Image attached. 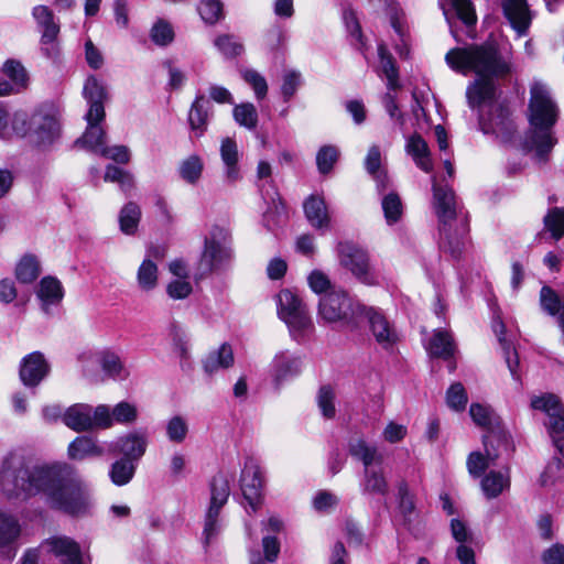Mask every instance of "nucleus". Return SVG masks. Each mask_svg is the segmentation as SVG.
Returning a JSON list of instances; mask_svg holds the SVG:
<instances>
[{
	"instance_id": "f257e3e1",
	"label": "nucleus",
	"mask_w": 564,
	"mask_h": 564,
	"mask_svg": "<svg viewBox=\"0 0 564 564\" xmlns=\"http://www.w3.org/2000/svg\"><path fill=\"white\" fill-rule=\"evenodd\" d=\"M447 65L463 75L475 74L467 86L468 106L478 111L479 124L485 132L499 133L508 128L510 111L497 101L499 82L513 72L510 53H503L492 42L454 47L445 55Z\"/></svg>"
},
{
	"instance_id": "f03ea898",
	"label": "nucleus",
	"mask_w": 564,
	"mask_h": 564,
	"mask_svg": "<svg viewBox=\"0 0 564 564\" xmlns=\"http://www.w3.org/2000/svg\"><path fill=\"white\" fill-rule=\"evenodd\" d=\"M0 488L9 498L44 494L51 508L73 517L88 514L94 505L87 484L66 463L26 467L21 459L7 457L0 470Z\"/></svg>"
},
{
	"instance_id": "7ed1b4c3",
	"label": "nucleus",
	"mask_w": 564,
	"mask_h": 564,
	"mask_svg": "<svg viewBox=\"0 0 564 564\" xmlns=\"http://www.w3.org/2000/svg\"><path fill=\"white\" fill-rule=\"evenodd\" d=\"M433 206L440 221L441 247L454 258L460 256L468 232L466 216L458 209L454 192L433 177Z\"/></svg>"
},
{
	"instance_id": "20e7f679",
	"label": "nucleus",
	"mask_w": 564,
	"mask_h": 564,
	"mask_svg": "<svg viewBox=\"0 0 564 564\" xmlns=\"http://www.w3.org/2000/svg\"><path fill=\"white\" fill-rule=\"evenodd\" d=\"M529 119L534 128L530 137L531 148L540 160H544L556 143L549 130L557 120V107L542 83H534L531 87Z\"/></svg>"
},
{
	"instance_id": "39448f33",
	"label": "nucleus",
	"mask_w": 564,
	"mask_h": 564,
	"mask_svg": "<svg viewBox=\"0 0 564 564\" xmlns=\"http://www.w3.org/2000/svg\"><path fill=\"white\" fill-rule=\"evenodd\" d=\"M349 454L364 465L361 490L364 494L386 496L389 484L382 467L383 455L376 445L362 437H355L348 444Z\"/></svg>"
},
{
	"instance_id": "423d86ee",
	"label": "nucleus",
	"mask_w": 564,
	"mask_h": 564,
	"mask_svg": "<svg viewBox=\"0 0 564 564\" xmlns=\"http://www.w3.org/2000/svg\"><path fill=\"white\" fill-rule=\"evenodd\" d=\"M365 307L355 302L346 292L332 290L319 301L318 314L327 323H343L349 327L358 325Z\"/></svg>"
},
{
	"instance_id": "0eeeda50",
	"label": "nucleus",
	"mask_w": 564,
	"mask_h": 564,
	"mask_svg": "<svg viewBox=\"0 0 564 564\" xmlns=\"http://www.w3.org/2000/svg\"><path fill=\"white\" fill-rule=\"evenodd\" d=\"M232 260V250L227 229L214 226L205 238L199 260L202 274H208L226 268Z\"/></svg>"
},
{
	"instance_id": "6e6552de",
	"label": "nucleus",
	"mask_w": 564,
	"mask_h": 564,
	"mask_svg": "<svg viewBox=\"0 0 564 564\" xmlns=\"http://www.w3.org/2000/svg\"><path fill=\"white\" fill-rule=\"evenodd\" d=\"M63 422L67 427L79 433L107 430L110 421L106 404L93 408L86 403H76L65 410Z\"/></svg>"
},
{
	"instance_id": "1a4fd4ad",
	"label": "nucleus",
	"mask_w": 564,
	"mask_h": 564,
	"mask_svg": "<svg viewBox=\"0 0 564 564\" xmlns=\"http://www.w3.org/2000/svg\"><path fill=\"white\" fill-rule=\"evenodd\" d=\"M32 18L34 19L40 36L41 53L51 61H56L61 54V46L58 35L61 25L55 18L51 8L44 4H39L32 9Z\"/></svg>"
},
{
	"instance_id": "9d476101",
	"label": "nucleus",
	"mask_w": 564,
	"mask_h": 564,
	"mask_svg": "<svg viewBox=\"0 0 564 564\" xmlns=\"http://www.w3.org/2000/svg\"><path fill=\"white\" fill-rule=\"evenodd\" d=\"M339 263L359 282L366 285H378L379 276L370 265L368 253L352 243H339Z\"/></svg>"
},
{
	"instance_id": "9b49d317",
	"label": "nucleus",
	"mask_w": 564,
	"mask_h": 564,
	"mask_svg": "<svg viewBox=\"0 0 564 564\" xmlns=\"http://www.w3.org/2000/svg\"><path fill=\"white\" fill-rule=\"evenodd\" d=\"M531 408L546 413L549 416L546 423L549 433L553 438L554 445L564 456V440L557 437L558 434L564 432V408L560 399L552 393L533 395L531 398Z\"/></svg>"
},
{
	"instance_id": "f8f14e48",
	"label": "nucleus",
	"mask_w": 564,
	"mask_h": 564,
	"mask_svg": "<svg viewBox=\"0 0 564 564\" xmlns=\"http://www.w3.org/2000/svg\"><path fill=\"white\" fill-rule=\"evenodd\" d=\"M28 135L37 144H48L58 135V122L55 115L46 107L28 113Z\"/></svg>"
},
{
	"instance_id": "ddd939ff",
	"label": "nucleus",
	"mask_w": 564,
	"mask_h": 564,
	"mask_svg": "<svg viewBox=\"0 0 564 564\" xmlns=\"http://www.w3.org/2000/svg\"><path fill=\"white\" fill-rule=\"evenodd\" d=\"M44 552L53 554L59 564H86L79 544L69 536L54 535L41 543Z\"/></svg>"
},
{
	"instance_id": "4468645a",
	"label": "nucleus",
	"mask_w": 564,
	"mask_h": 564,
	"mask_svg": "<svg viewBox=\"0 0 564 564\" xmlns=\"http://www.w3.org/2000/svg\"><path fill=\"white\" fill-rule=\"evenodd\" d=\"M51 366L40 351H33L22 358L19 377L26 388H36L50 373Z\"/></svg>"
},
{
	"instance_id": "2eb2a0df",
	"label": "nucleus",
	"mask_w": 564,
	"mask_h": 564,
	"mask_svg": "<svg viewBox=\"0 0 564 564\" xmlns=\"http://www.w3.org/2000/svg\"><path fill=\"white\" fill-rule=\"evenodd\" d=\"M28 112L18 109L10 111L9 107L0 102V139L9 141L14 138L28 137Z\"/></svg>"
},
{
	"instance_id": "dca6fc26",
	"label": "nucleus",
	"mask_w": 564,
	"mask_h": 564,
	"mask_svg": "<svg viewBox=\"0 0 564 564\" xmlns=\"http://www.w3.org/2000/svg\"><path fill=\"white\" fill-rule=\"evenodd\" d=\"M149 435L145 430L138 429L124 433L113 443L112 451L121 454L123 458L139 462L147 452Z\"/></svg>"
},
{
	"instance_id": "f3484780",
	"label": "nucleus",
	"mask_w": 564,
	"mask_h": 564,
	"mask_svg": "<svg viewBox=\"0 0 564 564\" xmlns=\"http://www.w3.org/2000/svg\"><path fill=\"white\" fill-rule=\"evenodd\" d=\"M262 487L263 476L259 465L252 459L247 460L241 473V490L253 510L260 500Z\"/></svg>"
},
{
	"instance_id": "a211bd4d",
	"label": "nucleus",
	"mask_w": 564,
	"mask_h": 564,
	"mask_svg": "<svg viewBox=\"0 0 564 564\" xmlns=\"http://www.w3.org/2000/svg\"><path fill=\"white\" fill-rule=\"evenodd\" d=\"M83 96L89 104V109L85 116L86 119H104V102L107 99V91L104 83L96 76H88L84 87Z\"/></svg>"
},
{
	"instance_id": "6ab92c4d",
	"label": "nucleus",
	"mask_w": 564,
	"mask_h": 564,
	"mask_svg": "<svg viewBox=\"0 0 564 564\" xmlns=\"http://www.w3.org/2000/svg\"><path fill=\"white\" fill-rule=\"evenodd\" d=\"M212 117V105L204 95H197L189 108L187 121L195 138H200L207 131Z\"/></svg>"
},
{
	"instance_id": "aec40b11",
	"label": "nucleus",
	"mask_w": 564,
	"mask_h": 564,
	"mask_svg": "<svg viewBox=\"0 0 564 564\" xmlns=\"http://www.w3.org/2000/svg\"><path fill=\"white\" fill-rule=\"evenodd\" d=\"M364 314L368 317L371 333L379 345L388 348L398 340L395 329L381 313L365 307Z\"/></svg>"
},
{
	"instance_id": "412c9836",
	"label": "nucleus",
	"mask_w": 564,
	"mask_h": 564,
	"mask_svg": "<svg viewBox=\"0 0 564 564\" xmlns=\"http://www.w3.org/2000/svg\"><path fill=\"white\" fill-rule=\"evenodd\" d=\"M505 17L519 35L527 33L531 24V14L527 0H500Z\"/></svg>"
},
{
	"instance_id": "4be33fe9",
	"label": "nucleus",
	"mask_w": 564,
	"mask_h": 564,
	"mask_svg": "<svg viewBox=\"0 0 564 564\" xmlns=\"http://www.w3.org/2000/svg\"><path fill=\"white\" fill-rule=\"evenodd\" d=\"M305 218L317 230H326L330 225V215L324 197L311 195L303 203Z\"/></svg>"
},
{
	"instance_id": "5701e85b",
	"label": "nucleus",
	"mask_w": 564,
	"mask_h": 564,
	"mask_svg": "<svg viewBox=\"0 0 564 564\" xmlns=\"http://www.w3.org/2000/svg\"><path fill=\"white\" fill-rule=\"evenodd\" d=\"M41 302V308L45 314H51L52 307L59 305L64 297V289L59 280L54 276H44L36 290Z\"/></svg>"
},
{
	"instance_id": "b1692460",
	"label": "nucleus",
	"mask_w": 564,
	"mask_h": 564,
	"mask_svg": "<svg viewBox=\"0 0 564 564\" xmlns=\"http://www.w3.org/2000/svg\"><path fill=\"white\" fill-rule=\"evenodd\" d=\"M442 9L449 25H452V20L455 18L459 19L466 26L476 23L477 17L470 0H444ZM451 31L456 36L453 26H451Z\"/></svg>"
},
{
	"instance_id": "393cba45",
	"label": "nucleus",
	"mask_w": 564,
	"mask_h": 564,
	"mask_svg": "<svg viewBox=\"0 0 564 564\" xmlns=\"http://www.w3.org/2000/svg\"><path fill=\"white\" fill-rule=\"evenodd\" d=\"M283 322L286 324L291 337L299 343L306 340L315 329L307 307L297 311Z\"/></svg>"
},
{
	"instance_id": "a878e982",
	"label": "nucleus",
	"mask_w": 564,
	"mask_h": 564,
	"mask_svg": "<svg viewBox=\"0 0 564 564\" xmlns=\"http://www.w3.org/2000/svg\"><path fill=\"white\" fill-rule=\"evenodd\" d=\"M234 362L232 348L228 344H223L203 359V368L208 376H213L220 370L230 368Z\"/></svg>"
},
{
	"instance_id": "bb28decb",
	"label": "nucleus",
	"mask_w": 564,
	"mask_h": 564,
	"mask_svg": "<svg viewBox=\"0 0 564 564\" xmlns=\"http://www.w3.org/2000/svg\"><path fill=\"white\" fill-rule=\"evenodd\" d=\"M405 152L412 158L415 165L425 173H431L433 163L427 143L420 134L411 135L405 143Z\"/></svg>"
},
{
	"instance_id": "cd10ccee",
	"label": "nucleus",
	"mask_w": 564,
	"mask_h": 564,
	"mask_svg": "<svg viewBox=\"0 0 564 564\" xmlns=\"http://www.w3.org/2000/svg\"><path fill=\"white\" fill-rule=\"evenodd\" d=\"M220 156L221 161L225 164V176L226 180L230 183H234L239 180L240 173L238 167L239 162V150L237 142L230 138L226 137L220 142Z\"/></svg>"
},
{
	"instance_id": "c85d7f7f",
	"label": "nucleus",
	"mask_w": 564,
	"mask_h": 564,
	"mask_svg": "<svg viewBox=\"0 0 564 564\" xmlns=\"http://www.w3.org/2000/svg\"><path fill=\"white\" fill-rule=\"evenodd\" d=\"M272 367L274 382L280 384L288 378L294 377L301 372L302 361L299 357L290 356L288 352L283 351L275 355Z\"/></svg>"
},
{
	"instance_id": "c756f323",
	"label": "nucleus",
	"mask_w": 564,
	"mask_h": 564,
	"mask_svg": "<svg viewBox=\"0 0 564 564\" xmlns=\"http://www.w3.org/2000/svg\"><path fill=\"white\" fill-rule=\"evenodd\" d=\"M67 454L70 459L83 460L88 457H100L105 454V449L94 437L77 436L69 443Z\"/></svg>"
},
{
	"instance_id": "7c9ffc66",
	"label": "nucleus",
	"mask_w": 564,
	"mask_h": 564,
	"mask_svg": "<svg viewBox=\"0 0 564 564\" xmlns=\"http://www.w3.org/2000/svg\"><path fill=\"white\" fill-rule=\"evenodd\" d=\"M481 490L486 498L494 499L510 488V470H491L484 476L480 482Z\"/></svg>"
},
{
	"instance_id": "2f4dec72",
	"label": "nucleus",
	"mask_w": 564,
	"mask_h": 564,
	"mask_svg": "<svg viewBox=\"0 0 564 564\" xmlns=\"http://www.w3.org/2000/svg\"><path fill=\"white\" fill-rule=\"evenodd\" d=\"M96 360L109 378L126 379L129 375L120 356L111 349H102L96 352Z\"/></svg>"
},
{
	"instance_id": "473e14b6",
	"label": "nucleus",
	"mask_w": 564,
	"mask_h": 564,
	"mask_svg": "<svg viewBox=\"0 0 564 564\" xmlns=\"http://www.w3.org/2000/svg\"><path fill=\"white\" fill-rule=\"evenodd\" d=\"M382 155L379 145L373 144L369 148L365 158L366 171L373 177L377 183V188L381 192L389 185L387 172L381 166Z\"/></svg>"
},
{
	"instance_id": "72a5a7b5",
	"label": "nucleus",
	"mask_w": 564,
	"mask_h": 564,
	"mask_svg": "<svg viewBox=\"0 0 564 564\" xmlns=\"http://www.w3.org/2000/svg\"><path fill=\"white\" fill-rule=\"evenodd\" d=\"M451 531L453 538L459 543L456 556L460 564H476L474 550L465 544L469 540L466 525L458 519H452Z\"/></svg>"
},
{
	"instance_id": "f704fd0d",
	"label": "nucleus",
	"mask_w": 564,
	"mask_h": 564,
	"mask_svg": "<svg viewBox=\"0 0 564 564\" xmlns=\"http://www.w3.org/2000/svg\"><path fill=\"white\" fill-rule=\"evenodd\" d=\"M21 532L20 524L13 517L0 512V547H8L9 558L14 557L15 550L11 545L17 541Z\"/></svg>"
},
{
	"instance_id": "c9c22d12",
	"label": "nucleus",
	"mask_w": 564,
	"mask_h": 564,
	"mask_svg": "<svg viewBox=\"0 0 564 564\" xmlns=\"http://www.w3.org/2000/svg\"><path fill=\"white\" fill-rule=\"evenodd\" d=\"M87 120V129L83 137L76 141V144H80L82 147L93 151L95 153H99L100 148L105 145L106 133L104 129L99 126L104 119H86Z\"/></svg>"
},
{
	"instance_id": "e433bc0d",
	"label": "nucleus",
	"mask_w": 564,
	"mask_h": 564,
	"mask_svg": "<svg viewBox=\"0 0 564 564\" xmlns=\"http://www.w3.org/2000/svg\"><path fill=\"white\" fill-rule=\"evenodd\" d=\"M276 312L281 321L286 319L297 311L307 307L306 304L290 290H282L275 296Z\"/></svg>"
},
{
	"instance_id": "4c0bfd02",
	"label": "nucleus",
	"mask_w": 564,
	"mask_h": 564,
	"mask_svg": "<svg viewBox=\"0 0 564 564\" xmlns=\"http://www.w3.org/2000/svg\"><path fill=\"white\" fill-rule=\"evenodd\" d=\"M492 329H494L495 334L498 336V340L502 347L505 359H506V362L510 370L511 376L516 380H519V376L517 372V368L519 366L518 354L516 350L511 349L510 344L503 337L506 327H505V324L501 321L500 316L494 317Z\"/></svg>"
},
{
	"instance_id": "58836bf2",
	"label": "nucleus",
	"mask_w": 564,
	"mask_h": 564,
	"mask_svg": "<svg viewBox=\"0 0 564 564\" xmlns=\"http://www.w3.org/2000/svg\"><path fill=\"white\" fill-rule=\"evenodd\" d=\"M14 272L19 282L30 284L34 282L41 273L40 260L36 256L26 253L18 261Z\"/></svg>"
},
{
	"instance_id": "ea45409f",
	"label": "nucleus",
	"mask_w": 564,
	"mask_h": 564,
	"mask_svg": "<svg viewBox=\"0 0 564 564\" xmlns=\"http://www.w3.org/2000/svg\"><path fill=\"white\" fill-rule=\"evenodd\" d=\"M180 177L189 185H196L202 178L204 171V161L197 154H191L180 162Z\"/></svg>"
},
{
	"instance_id": "a19ab883",
	"label": "nucleus",
	"mask_w": 564,
	"mask_h": 564,
	"mask_svg": "<svg viewBox=\"0 0 564 564\" xmlns=\"http://www.w3.org/2000/svg\"><path fill=\"white\" fill-rule=\"evenodd\" d=\"M230 494L229 479L224 474H217L210 482V503L208 509L220 511Z\"/></svg>"
},
{
	"instance_id": "79ce46f5",
	"label": "nucleus",
	"mask_w": 564,
	"mask_h": 564,
	"mask_svg": "<svg viewBox=\"0 0 564 564\" xmlns=\"http://www.w3.org/2000/svg\"><path fill=\"white\" fill-rule=\"evenodd\" d=\"M3 74L10 79L13 86V94L25 90L29 86V75L24 66L15 59H8L3 64Z\"/></svg>"
},
{
	"instance_id": "37998d69",
	"label": "nucleus",
	"mask_w": 564,
	"mask_h": 564,
	"mask_svg": "<svg viewBox=\"0 0 564 564\" xmlns=\"http://www.w3.org/2000/svg\"><path fill=\"white\" fill-rule=\"evenodd\" d=\"M107 413L110 421L108 429L112 427L115 423L129 425L138 419L137 406L126 401L119 402L112 409L107 405Z\"/></svg>"
},
{
	"instance_id": "c03bdc74",
	"label": "nucleus",
	"mask_w": 564,
	"mask_h": 564,
	"mask_svg": "<svg viewBox=\"0 0 564 564\" xmlns=\"http://www.w3.org/2000/svg\"><path fill=\"white\" fill-rule=\"evenodd\" d=\"M379 55V72L387 78V86L389 90H394L399 87L398 69L395 67L392 55L388 52L387 47L382 44L378 46Z\"/></svg>"
},
{
	"instance_id": "a18cd8bd",
	"label": "nucleus",
	"mask_w": 564,
	"mask_h": 564,
	"mask_svg": "<svg viewBox=\"0 0 564 564\" xmlns=\"http://www.w3.org/2000/svg\"><path fill=\"white\" fill-rule=\"evenodd\" d=\"M454 349L455 346L452 336L445 330H436L427 346L431 356L444 359L451 358L454 354Z\"/></svg>"
},
{
	"instance_id": "49530a36",
	"label": "nucleus",
	"mask_w": 564,
	"mask_h": 564,
	"mask_svg": "<svg viewBox=\"0 0 564 564\" xmlns=\"http://www.w3.org/2000/svg\"><path fill=\"white\" fill-rule=\"evenodd\" d=\"M141 219V208L134 202L127 203L120 210V230L126 235H133Z\"/></svg>"
},
{
	"instance_id": "de8ad7c7",
	"label": "nucleus",
	"mask_w": 564,
	"mask_h": 564,
	"mask_svg": "<svg viewBox=\"0 0 564 564\" xmlns=\"http://www.w3.org/2000/svg\"><path fill=\"white\" fill-rule=\"evenodd\" d=\"M135 463L127 458L116 460L109 470V477L116 486L127 485L135 473Z\"/></svg>"
},
{
	"instance_id": "09e8293b",
	"label": "nucleus",
	"mask_w": 564,
	"mask_h": 564,
	"mask_svg": "<svg viewBox=\"0 0 564 564\" xmlns=\"http://www.w3.org/2000/svg\"><path fill=\"white\" fill-rule=\"evenodd\" d=\"M138 285L142 291L149 292L158 285V267L150 259H144L137 272Z\"/></svg>"
},
{
	"instance_id": "8fccbe9b",
	"label": "nucleus",
	"mask_w": 564,
	"mask_h": 564,
	"mask_svg": "<svg viewBox=\"0 0 564 564\" xmlns=\"http://www.w3.org/2000/svg\"><path fill=\"white\" fill-rule=\"evenodd\" d=\"M469 414L474 423L482 429L491 430L498 424V416L495 411L480 403H471Z\"/></svg>"
},
{
	"instance_id": "3c124183",
	"label": "nucleus",
	"mask_w": 564,
	"mask_h": 564,
	"mask_svg": "<svg viewBox=\"0 0 564 564\" xmlns=\"http://www.w3.org/2000/svg\"><path fill=\"white\" fill-rule=\"evenodd\" d=\"M235 121L248 130L256 129L258 124V112L251 102L236 105L232 110Z\"/></svg>"
},
{
	"instance_id": "603ef678",
	"label": "nucleus",
	"mask_w": 564,
	"mask_h": 564,
	"mask_svg": "<svg viewBox=\"0 0 564 564\" xmlns=\"http://www.w3.org/2000/svg\"><path fill=\"white\" fill-rule=\"evenodd\" d=\"M381 206L383 209L384 218L389 225H393L402 216L403 206L400 196L391 192L382 197Z\"/></svg>"
},
{
	"instance_id": "864d4df0",
	"label": "nucleus",
	"mask_w": 564,
	"mask_h": 564,
	"mask_svg": "<svg viewBox=\"0 0 564 564\" xmlns=\"http://www.w3.org/2000/svg\"><path fill=\"white\" fill-rule=\"evenodd\" d=\"M187 434L188 423L185 417L174 415L166 422V436L171 442L181 444L185 441Z\"/></svg>"
},
{
	"instance_id": "5fc2aeb1",
	"label": "nucleus",
	"mask_w": 564,
	"mask_h": 564,
	"mask_svg": "<svg viewBox=\"0 0 564 564\" xmlns=\"http://www.w3.org/2000/svg\"><path fill=\"white\" fill-rule=\"evenodd\" d=\"M198 12L206 23L215 24L224 17L223 3L220 0H202Z\"/></svg>"
},
{
	"instance_id": "6e6d98bb",
	"label": "nucleus",
	"mask_w": 564,
	"mask_h": 564,
	"mask_svg": "<svg viewBox=\"0 0 564 564\" xmlns=\"http://www.w3.org/2000/svg\"><path fill=\"white\" fill-rule=\"evenodd\" d=\"M214 44L226 57H236L243 52V45L232 35H219L215 39Z\"/></svg>"
},
{
	"instance_id": "4d7b16f0",
	"label": "nucleus",
	"mask_w": 564,
	"mask_h": 564,
	"mask_svg": "<svg viewBox=\"0 0 564 564\" xmlns=\"http://www.w3.org/2000/svg\"><path fill=\"white\" fill-rule=\"evenodd\" d=\"M302 85V74L295 69H288L282 76L281 93L285 101H289Z\"/></svg>"
},
{
	"instance_id": "13d9d810",
	"label": "nucleus",
	"mask_w": 564,
	"mask_h": 564,
	"mask_svg": "<svg viewBox=\"0 0 564 564\" xmlns=\"http://www.w3.org/2000/svg\"><path fill=\"white\" fill-rule=\"evenodd\" d=\"M467 393L460 382L453 383L446 392V403L454 411H463L467 404Z\"/></svg>"
},
{
	"instance_id": "bf43d9fd",
	"label": "nucleus",
	"mask_w": 564,
	"mask_h": 564,
	"mask_svg": "<svg viewBox=\"0 0 564 564\" xmlns=\"http://www.w3.org/2000/svg\"><path fill=\"white\" fill-rule=\"evenodd\" d=\"M338 150L333 145H324L316 155V164L318 171L323 174L328 173L338 159Z\"/></svg>"
},
{
	"instance_id": "052dcab7",
	"label": "nucleus",
	"mask_w": 564,
	"mask_h": 564,
	"mask_svg": "<svg viewBox=\"0 0 564 564\" xmlns=\"http://www.w3.org/2000/svg\"><path fill=\"white\" fill-rule=\"evenodd\" d=\"M150 35L156 45L165 46L173 41L174 31L169 22L159 20L152 26Z\"/></svg>"
},
{
	"instance_id": "680f3d73",
	"label": "nucleus",
	"mask_w": 564,
	"mask_h": 564,
	"mask_svg": "<svg viewBox=\"0 0 564 564\" xmlns=\"http://www.w3.org/2000/svg\"><path fill=\"white\" fill-rule=\"evenodd\" d=\"M220 511L215 509H207L205 516L203 541L205 545H209L220 531L218 516Z\"/></svg>"
},
{
	"instance_id": "e2e57ef3",
	"label": "nucleus",
	"mask_w": 564,
	"mask_h": 564,
	"mask_svg": "<svg viewBox=\"0 0 564 564\" xmlns=\"http://www.w3.org/2000/svg\"><path fill=\"white\" fill-rule=\"evenodd\" d=\"M335 393L330 387H322L317 394V404L323 414L327 419L335 416Z\"/></svg>"
},
{
	"instance_id": "0e129e2a",
	"label": "nucleus",
	"mask_w": 564,
	"mask_h": 564,
	"mask_svg": "<svg viewBox=\"0 0 564 564\" xmlns=\"http://www.w3.org/2000/svg\"><path fill=\"white\" fill-rule=\"evenodd\" d=\"M545 227L552 232L555 239L564 236V212L553 208L544 218Z\"/></svg>"
},
{
	"instance_id": "69168bd1",
	"label": "nucleus",
	"mask_w": 564,
	"mask_h": 564,
	"mask_svg": "<svg viewBox=\"0 0 564 564\" xmlns=\"http://www.w3.org/2000/svg\"><path fill=\"white\" fill-rule=\"evenodd\" d=\"M242 78L253 88L258 99H263L268 93L265 78L257 70L246 69L242 72Z\"/></svg>"
},
{
	"instance_id": "338daca9",
	"label": "nucleus",
	"mask_w": 564,
	"mask_h": 564,
	"mask_svg": "<svg viewBox=\"0 0 564 564\" xmlns=\"http://www.w3.org/2000/svg\"><path fill=\"white\" fill-rule=\"evenodd\" d=\"M99 154L120 164H127L131 159V152L126 145L106 147L105 144L100 148Z\"/></svg>"
},
{
	"instance_id": "774afa93",
	"label": "nucleus",
	"mask_w": 564,
	"mask_h": 564,
	"mask_svg": "<svg viewBox=\"0 0 564 564\" xmlns=\"http://www.w3.org/2000/svg\"><path fill=\"white\" fill-rule=\"evenodd\" d=\"M192 291V284L186 279L172 280L166 286V292L173 300L186 299Z\"/></svg>"
}]
</instances>
